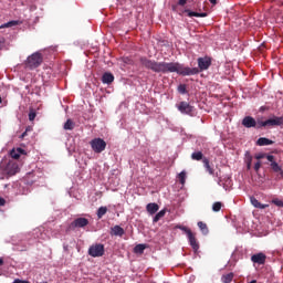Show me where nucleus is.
Instances as JSON below:
<instances>
[{
  "mask_svg": "<svg viewBox=\"0 0 283 283\" xmlns=\"http://www.w3.org/2000/svg\"><path fill=\"white\" fill-rule=\"evenodd\" d=\"M254 158H255V160H259V161L266 158L268 163H270V167H271L272 171L274 174H280V176H283L282 166H280V164H277V161L275 160V156L269 155L266 153H259L254 156Z\"/></svg>",
  "mask_w": 283,
  "mask_h": 283,
  "instance_id": "2",
  "label": "nucleus"
},
{
  "mask_svg": "<svg viewBox=\"0 0 283 283\" xmlns=\"http://www.w3.org/2000/svg\"><path fill=\"white\" fill-rule=\"evenodd\" d=\"M111 235L123 238V235H125V229L120 228V226H115L111 229Z\"/></svg>",
  "mask_w": 283,
  "mask_h": 283,
  "instance_id": "18",
  "label": "nucleus"
},
{
  "mask_svg": "<svg viewBox=\"0 0 283 283\" xmlns=\"http://www.w3.org/2000/svg\"><path fill=\"white\" fill-rule=\"evenodd\" d=\"M6 206V199L3 197H0V207Z\"/></svg>",
  "mask_w": 283,
  "mask_h": 283,
  "instance_id": "41",
  "label": "nucleus"
},
{
  "mask_svg": "<svg viewBox=\"0 0 283 283\" xmlns=\"http://www.w3.org/2000/svg\"><path fill=\"white\" fill-rule=\"evenodd\" d=\"M41 63H43V55L40 52H35L27 59L25 66L29 67V70H36Z\"/></svg>",
  "mask_w": 283,
  "mask_h": 283,
  "instance_id": "3",
  "label": "nucleus"
},
{
  "mask_svg": "<svg viewBox=\"0 0 283 283\" xmlns=\"http://www.w3.org/2000/svg\"><path fill=\"white\" fill-rule=\"evenodd\" d=\"M248 171H251L252 164H245Z\"/></svg>",
  "mask_w": 283,
  "mask_h": 283,
  "instance_id": "43",
  "label": "nucleus"
},
{
  "mask_svg": "<svg viewBox=\"0 0 283 283\" xmlns=\"http://www.w3.org/2000/svg\"><path fill=\"white\" fill-rule=\"evenodd\" d=\"M4 262H3V258H0V266H3Z\"/></svg>",
  "mask_w": 283,
  "mask_h": 283,
  "instance_id": "46",
  "label": "nucleus"
},
{
  "mask_svg": "<svg viewBox=\"0 0 283 283\" xmlns=\"http://www.w3.org/2000/svg\"><path fill=\"white\" fill-rule=\"evenodd\" d=\"M123 63L126 65H134V60L130 57H123Z\"/></svg>",
  "mask_w": 283,
  "mask_h": 283,
  "instance_id": "36",
  "label": "nucleus"
},
{
  "mask_svg": "<svg viewBox=\"0 0 283 283\" xmlns=\"http://www.w3.org/2000/svg\"><path fill=\"white\" fill-rule=\"evenodd\" d=\"M177 109H179V112L181 114H187L188 116H193V106H191V104H189L187 102H180L177 105Z\"/></svg>",
  "mask_w": 283,
  "mask_h": 283,
  "instance_id": "9",
  "label": "nucleus"
},
{
  "mask_svg": "<svg viewBox=\"0 0 283 283\" xmlns=\"http://www.w3.org/2000/svg\"><path fill=\"white\" fill-rule=\"evenodd\" d=\"M273 143H275L274 140H271L266 137H260L258 140H256V145L259 147H266L269 145H273Z\"/></svg>",
  "mask_w": 283,
  "mask_h": 283,
  "instance_id": "17",
  "label": "nucleus"
},
{
  "mask_svg": "<svg viewBox=\"0 0 283 283\" xmlns=\"http://www.w3.org/2000/svg\"><path fill=\"white\" fill-rule=\"evenodd\" d=\"M25 136H28V132H24V133L21 135V138H25Z\"/></svg>",
  "mask_w": 283,
  "mask_h": 283,
  "instance_id": "45",
  "label": "nucleus"
},
{
  "mask_svg": "<svg viewBox=\"0 0 283 283\" xmlns=\"http://www.w3.org/2000/svg\"><path fill=\"white\" fill-rule=\"evenodd\" d=\"M87 224H90V220L87 218L80 217L76 218L73 222H71L70 229H83L87 227Z\"/></svg>",
  "mask_w": 283,
  "mask_h": 283,
  "instance_id": "8",
  "label": "nucleus"
},
{
  "mask_svg": "<svg viewBox=\"0 0 283 283\" xmlns=\"http://www.w3.org/2000/svg\"><path fill=\"white\" fill-rule=\"evenodd\" d=\"M205 158H207V157H205L202 151H195V153L191 154V159L192 160H198V161L202 160L203 161Z\"/></svg>",
  "mask_w": 283,
  "mask_h": 283,
  "instance_id": "22",
  "label": "nucleus"
},
{
  "mask_svg": "<svg viewBox=\"0 0 283 283\" xmlns=\"http://www.w3.org/2000/svg\"><path fill=\"white\" fill-rule=\"evenodd\" d=\"M244 163L252 165V163H253V156L251 155L250 151H245V155H244Z\"/></svg>",
  "mask_w": 283,
  "mask_h": 283,
  "instance_id": "28",
  "label": "nucleus"
},
{
  "mask_svg": "<svg viewBox=\"0 0 283 283\" xmlns=\"http://www.w3.org/2000/svg\"><path fill=\"white\" fill-rule=\"evenodd\" d=\"M10 156L11 158H13L14 160H19V158H21V154L19 151H17V149H12L10 151Z\"/></svg>",
  "mask_w": 283,
  "mask_h": 283,
  "instance_id": "31",
  "label": "nucleus"
},
{
  "mask_svg": "<svg viewBox=\"0 0 283 283\" xmlns=\"http://www.w3.org/2000/svg\"><path fill=\"white\" fill-rule=\"evenodd\" d=\"M34 118H36V111L34 108H30L29 112V120H34Z\"/></svg>",
  "mask_w": 283,
  "mask_h": 283,
  "instance_id": "33",
  "label": "nucleus"
},
{
  "mask_svg": "<svg viewBox=\"0 0 283 283\" xmlns=\"http://www.w3.org/2000/svg\"><path fill=\"white\" fill-rule=\"evenodd\" d=\"M15 150H17L20 155H21V154H25V150H24L23 148H17Z\"/></svg>",
  "mask_w": 283,
  "mask_h": 283,
  "instance_id": "42",
  "label": "nucleus"
},
{
  "mask_svg": "<svg viewBox=\"0 0 283 283\" xmlns=\"http://www.w3.org/2000/svg\"><path fill=\"white\" fill-rule=\"evenodd\" d=\"M233 277H234L233 272H230L228 274H223L221 276V282H223V283H231V282H233Z\"/></svg>",
  "mask_w": 283,
  "mask_h": 283,
  "instance_id": "21",
  "label": "nucleus"
},
{
  "mask_svg": "<svg viewBox=\"0 0 283 283\" xmlns=\"http://www.w3.org/2000/svg\"><path fill=\"white\" fill-rule=\"evenodd\" d=\"M179 181L181 185H185L186 180H187V172L185 170H182L179 175H178Z\"/></svg>",
  "mask_w": 283,
  "mask_h": 283,
  "instance_id": "30",
  "label": "nucleus"
},
{
  "mask_svg": "<svg viewBox=\"0 0 283 283\" xmlns=\"http://www.w3.org/2000/svg\"><path fill=\"white\" fill-rule=\"evenodd\" d=\"M158 209H160L158 203H148L146 206V211H148L150 216H154V213H157Z\"/></svg>",
  "mask_w": 283,
  "mask_h": 283,
  "instance_id": "20",
  "label": "nucleus"
},
{
  "mask_svg": "<svg viewBox=\"0 0 283 283\" xmlns=\"http://www.w3.org/2000/svg\"><path fill=\"white\" fill-rule=\"evenodd\" d=\"M198 227L200 229V231L202 232L203 235H208L209 234V228L207 227V223L199 221Z\"/></svg>",
  "mask_w": 283,
  "mask_h": 283,
  "instance_id": "23",
  "label": "nucleus"
},
{
  "mask_svg": "<svg viewBox=\"0 0 283 283\" xmlns=\"http://www.w3.org/2000/svg\"><path fill=\"white\" fill-rule=\"evenodd\" d=\"M145 249H147V245L145 244H137L135 248H134V251L136 253H145Z\"/></svg>",
  "mask_w": 283,
  "mask_h": 283,
  "instance_id": "29",
  "label": "nucleus"
},
{
  "mask_svg": "<svg viewBox=\"0 0 283 283\" xmlns=\"http://www.w3.org/2000/svg\"><path fill=\"white\" fill-rule=\"evenodd\" d=\"M283 125V116L277 117L273 116L264 122L258 120V129H262V127H280Z\"/></svg>",
  "mask_w": 283,
  "mask_h": 283,
  "instance_id": "4",
  "label": "nucleus"
},
{
  "mask_svg": "<svg viewBox=\"0 0 283 283\" xmlns=\"http://www.w3.org/2000/svg\"><path fill=\"white\" fill-rule=\"evenodd\" d=\"M139 62L143 67L150 70L156 74L176 73L180 76H195V74H200V70L198 67L191 69L178 62H158L156 60L147 59L146 56L140 57Z\"/></svg>",
  "mask_w": 283,
  "mask_h": 283,
  "instance_id": "1",
  "label": "nucleus"
},
{
  "mask_svg": "<svg viewBox=\"0 0 283 283\" xmlns=\"http://www.w3.org/2000/svg\"><path fill=\"white\" fill-rule=\"evenodd\" d=\"M221 180L218 181V185H220Z\"/></svg>",
  "mask_w": 283,
  "mask_h": 283,
  "instance_id": "48",
  "label": "nucleus"
},
{
  "mask_svg": "<svg viewBox=\"0 0 283 283\" xmlns=\"http://www.w3.org/2000/svg\"><path fill=\"white\" fill-rule=\"evenodd\" d=\"M220 209H222V202L217 201L212 205V211H214L216 213H218V211H220Z\"/></svg>",
  "mask_w": 283,
  "mask_h": 283,
  "instance_id": "32",
  "label": "nucleus"
},
{
  "mask_svg": "<svg viewBox=\"0 0 283 283\" xmlns=\"http://www.w3.org/2000/svg\"><path fill=\"white\" fill-rule=\"evenodd\" d=\"M13 283H30V281H24V280L15 279L13 281Z\"/></svg>",
  "mask_w": 283,
  "mask_h": 283,
  "instance_id": "39",
  "label": "nucleus"
},
{
  "mask_svg": "<svg viewBox=\"0 0 283 283\" xmlns=\"http://www.w3.org/2000/svg\"><path fill=\"white\" fill-rule=\"evenodd\" d=\"M3 45H6V39L1 38L0 39V50L3 49Z\"/></svg>",
  "mask_w": 283,
  "mask_h": 283,
  "instance_id": "38",
  "label": "nucleus"
},
{
  "mask_svg": "<svg viewBox=\"0 0 283 283\" xmlns=\"http://www.w3.org/2000/svg\"><path fill=\"white\" fill-rule=\"evenodd\" d=\"M102 83H104V85H112V83H114V74L106 72L102 75Z\"/></svg>",
  "mask_w": 283,
  "mask_h": 283,
  "instance_id": "16",
  "label": "nucleus"
},
{
  "mask_svg": "<svg viewBox=\"0 0 283 283\" xmlns=\"http://www.w3.org/2000/svg\"><path fill=\"white\" fill-rule=\"evenodd\" d=\"M179 229L181 231H185V233L189 240L190 247H192L193 251H198V249H200V245L198 244V241L196 240V234H193L191 229H189L185 226L179 227Z\"/></svg>",
  "mask_w": 283,
  "mask_h": 283,
  "instance_id": "6",
  "label": "nucleus"
},
{
  "mask_svg": "<svg viewBox=\"0 0 283 283\" xmlns=\"http://www.w3.org/2000/svg\"><path fill=\"white\" fill-rule=\"evenodd\" d=\"M105 213H107V207H99L97 210L98 220H101V218H103V216H105Z\"/></svg>",
  "mask_w": 283,
  "mask_h": 283,
  "instance_id": "27",
  "label": "nucleus"
},
{
  "mask_svg": "<svg viewBox=\"0 0 283 283\" xmlns=\"http://www.w3.org/2000/svg\"><path fill=\"white\" fill-rule=\"evenodd\" d=\"M88 255H91V258H103V255H105V245L101 243L91 245L88 249Z\"/></svg>",
  "mask_w": 283,
  "mask_h": 283,
  "instance_id": "7",
  "label": "nucleus"
},
{
  "mask_svg": "<svg viewBox=\"0 0 283 283\" xmlns=\"http://www.w3.org/2000/svg\"><path fill=\"white\" fill-rule=\"evenodd\" d=\"M2 103V99H1V97H0V104Z\"/></svg>",
  "mask_w": 283,
  "mask_h": 283,
  "instance_id": "47",
  "label": "nucleus"
},
{
  "mask_svg": "<svg viewBox=\"0 0 283 283\" xmlns=\"http://www.w3.org/2000/svg\"><path fill=\"white\" fill-rule=\"evenodd\" d=\"M210 3H212V6H216V3H218V0H209Z\"/></svg>",
  "mask_w": 283,
  "mask_h": 283,
  "instance_id": "44",
  "label": "nucleus"
},
{
  "mask_svg": "<svg viewBox=\"0 0 283 283\" xmlns=\"http://www.w3.org/2000/svg\"><path fill=\"white\" fill-rule=\"evenodd\" d=\"M165 213H167V210H160L153 219V222H158L160 218H165Z\"/></svg>",
  "mask_w": 283,
  "mask_h": 283,
  "instance_id": "26",
  "label": "nucleus"
},
{
  "mask_svg": "<svg viewBox=\"0 0 283 283\" xmlns=\"http://www.w3.org/2000/svg\"><path fill=\"white\" fill-rule=\"evenodd\" d=\"M182 13H184V14H187V17H189L190 19H191L192 17L202 18V19H205V17H207V12L198 13V12L191 11V10H189V9H185V10L182 11Z\"/></svg>",
  "mask_w": 283,
  "mask_h": 283,
  "instance_id": "15",
  "label": "nucleus"
},
{
  "mask_svg": "<svg viewBox=\"0 0 283 283\" xmlns=\"http://www.w3.org/2000/svg\"><path fill=\"white\" fill-rule=\"evenodd\" d=\"M242 125H243V127H247L248 129H251V127H255L258 129V122L255 120V118H253L251 116H245L242 119Z\"/></svg>",
  "mask_w": 283,
  "mask_h": 283,
  "instance_id": "13",
  "label": "nucleus"
},
{
  "mask_svg": "<svg viewBox=\"0 0 283 283\" xmlns=\"http://www.w3.org/2000/svg\"><path fill=\"white\" fill-rule=\"evenodd\" d=\"M203 167L210 176H216L218 178V172L216 174V170L213 169V167H211L209 158H203Z\"/></svg>",
  "mask_w": 283,
  "mask_h": 283,
  "instance_id": "14",
  "label": "nucleus"
},
{
  "mask_svg": "<svg viewBox=\"0 0 283 283\" xmlns=\"http://www.w3.org/2000/svg\"><path fill=\"white\" fill-rule=\"evenodd\" d=\"M178 6H187V0H179Z\"/></svg>",
  "mask_w": 283,
  "mask_h": 283,
  "instance_id": "40",
  "label": "nucleus"
},
{
  "mask_svg": "<svg viewBox=\"0 0 283 283\" xmlns=\"http://www.w3.org/2000/svg\"><path fill=\"white\" fill-rule=\"evenodd\" d=\"M18 172H19V165H17L15 163L9 161L6 165L4 174H7V176H14Z\"/></svg>",
  "mask_w": 283,
  "mask_h": 283,
  "instance_id": "11",
  "label": "nucleus"
},
{
  "mask_svg": "<svg viewBox=\"0 0 283 283\" xmlns=\"http://www.w3.org/2000/svg\"><path fill=\"white\" fill-rule=\"evenodd\" d=\"M90 145L95 154H103L107 147V143L101 137L92 139Z\"/></svg>",
  "mask_w": 283,
  "mask_h": 283,
  "instance_id": "5",
  "label": "nucleus"
},
{
  "mask_svg": "<svg viewBox=\"0 0 283 283\" xmlns=\"http://www.w3.org/2000/svg\"><path fill=\"white\" fill-rule=\"evenodd\" d=\"M178 93H179V94H186V93H187V85L180 84V85L178 86Z\"/></svg>",
  "mask_w": 283,
  "mask_h": 283,
  "instance_id": "34",
  "label": "nucleus"
},
{
  "mask_svg": "<svg viewBox=\"0 0 283 283\" xmlns=\"http://www.w3.org/2000/svg\"><path fill=\"white\" fill-rule=\"evenodd\" d=\"M261 167H262V161H259V160H258V161L254 164V171L258 174V171H260Z\"/></svg>",
  "mask_w": 283,
  "mask_h": 283,
  "instance_id": "37",
  "label": "nucleus"
},
{
  "mask_svg": "<svg viewBox=\"0 0 283 283\" xmlns=\"http://www.w3.org/2000/svg\"><path fill=\"white\" fill-rule=\"evenodd\" d=\"M14 25H19V21H17V20L9 21V22L0 25V30H2V28H14Z\"/></svg>",
  "mask_w": 283,
  "mask_h": 283,
  "instance_id": "24",
  "label": "nucleus"
},
{
  "mask_svg": "<svg viewBox=\"0 0 283 283\" xmlns=\"http://www.w3.org/2000/svg\"><path fill=\"white\" fill-rule=\"evenodd\" d=\"M197 61L200 72H205V70L211 67V57L209 56L199 57Z\"/></svg>",
  "mask_w": 283,
  "mask_h": 283,
  "instance_id": "10",
  "label": "nucleus"
},
{
  "mask_svg": "<svg viewBox=\"0 0 283 283\" xmlns=\"http://www.w3.org/2000/svg\"><path fill=\"white\" fill-rule=\"evenodd\" d=\"M74 127H75V124L72 119H67L64 124V129L66 130L71 132L72 129H74Z\"/></svg>",
  "mask_w": 283,
  "mask_h": 283,
  "instance_id": "25",
  "label": "nucleus"
},
{
  "mask_svg": "<svg viewBox=\"0 0 283 283\" xmlns=\"http://www.w3.org/2000/svg\"><path fill=\"white\" fill-rule=\"evenodd\" d=\"M272 205H275V207H283V201L275 198V199H272Z\"/></svg>",
  "mask_w": 283,
  "mask_h": 283,
  "instance_id": "35",
  "label": "nucleus"
},
{
  "mask_svg": "<svg viewBox=\"0 0 283 283\" xmlns=\"http://www.w3.org/2000/svg\"><path fill=\"white\" fill-rule=\"evenodd\" d=\"M250 202L255 209H266L269 205L261 203L255 197H250Z\"/></svg>",
  "mask_w": 283,
  "mask_h": 283,
  "instance_id": "19",
  "label": "nucleus"
},
{
  "mask_svg": "<svg viewBox=\"0 0 283 283\" xmlns=\"http://www.w3.org/2000/svg\"><path fill=\"white\" fill-rule=\"evenodd\" d=\"M251 262H253V264H259V265L266 264V254L262 252L253 254L251 256Z\"/></svg>",
  "mask_w": 283,
  "mask_h": 283,
  "instance_id": "12",
  "label": "nucleus"
}]
</instances>
